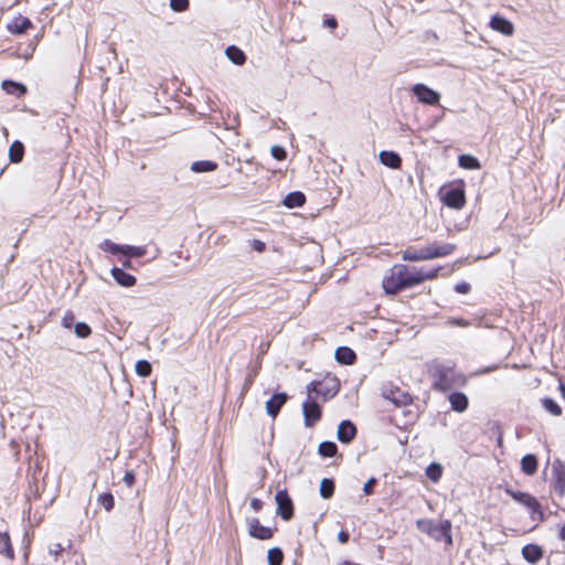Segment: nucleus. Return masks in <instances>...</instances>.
Instances as JSON below:
<instances>
[{
	"instance_id": "obj_43",
	"label": "nucleus",
	"mask_w": 565,
	"mask_h": 565,
	"mask_svg": "<svg viewBox=\"0 0 565 565\" xmlns=\"http://www.w3.org/2000/svg\"><path fill=\"white\" fill-rule=\"evenodd\" d=\"M74 320H75V316H74V313H73L71 310H68V311H66V312L64 313V316H63V318H62V326H63L64 328L70 329V328H72V326H73V323H74Z\"/></svg>"
},
{
	"instance_id": "obj_39",
	"label": "nucleus",
	"mask_w": 565,
	"mask_h": 565,
	"mask_svg": "<svg viewBox=\"0 0 565 565\" xmlns=\"http://www.w3.org/2000/svg\"><path fill=\"white\" fill-rule=\"evenodd\" d=\"M75 333L78 338L85 339L92 334L90 327L85 322H77L74 326Z\"/></svg>"
},
{
	"instance_id": "obj_53",
	"label": "nucleus",
	"mask_w": 565,
	"mask_h": 565,
	"mask_svg": "<svg viewBox=\"0 0 565 565\" xmlns=\"http://www.w3.org/2000/svg\"><path fill=\"white\" fill-rule=\"evenodd\" d=\"M337 565H352L349 561H341Z\"/></svg>"
},
{
	"instance_id": "obj_12",
	"label": "nucleus",
	"mask_w": 565,
	"mask_h": 565,
	"mask_svg": "<svg viewBox=\"0 0 565 565\" xmlns=\"http://www.w3.org/2000/svg\"><path fill=\"white\" fill-rule=\"evenodd\" d=\"M553 489L559 495L565 494V462L555 459L552 463Z\"/></svg>"
},
{
	"instance_id": "obj_14",
	"label": "nucleus",
	"mask_w": 565,
	"mask_h": 565,
	"mask_svg": "<svg viewBox=\"0 0 565 565\" xmlns=\"http://www.w3.org/2000/svg\"><path fill=\"white\" fill-rule=\"evenodd\" d=\"M489 26L493 31L501 33L504 36H512L515 31L514 24L510 20L500 14H494L491 17Z\"/></svg>"
},
{
	"instance_id": "obj_46",
	"label": "nucleus",
	"mask_w": 565,
	"mask_h": 565,
	"mask_svg": "<svg viewBox=\"0 0 565 565\" xmlns=\"http://www.w3.org/2000/svg\"><path fill=\"white\" fill-rule=\"evenodd\" d=\"M448 323L456 327L467 328L471 326V322L463 318H450Z\"/></svg>"
},
{
	"instance_id": "obj_40",
	"label": "nucleus",
	"mask_w": 565,
	"mask_h": 565,
	"mask_svg": "<svg viewBox=\"0 0 565 565\" xmlns=\"http://www.w3.org/2000/svg\"><path fill=\"white\" fill-rule=\"evenodd\" d=\"M190 6L189 0H170V7L175 12H183Z\"/></svg>"
},
{
	"instance_id": "obj_6",
	"label": "nucleus",
	"mask_w": 565,
	"mask_h": 565,
	"mask_svg": "<svg viewBox=\"0 0 565 565\" xmlns=\"http://www.w3.org/2000/svg\"><path fill=\"white\" fill-rule=\"evenodd\" d=\"M340 390V383L337 379H330L327 381H312L307 385V393L309 397H321L323 402H327L334 397Z\"/></svg>"
},
{
	"instance_id": "obj_26",
	"label": "nucleus",
	"mask_w": 565,
	"mask_h": 565,
	"mask_svg": "<svg viewBox=\"0 0 565 565\" xmlns=\"http://www.w3.org/2000/svg\"><path fill=\"white\" fill-rule=\"evenodd\" d=\"M225 54L235 65H243L246 62L245 53L236 45H230Z\"/></svg>"
},
{
	"instance_id": "obj_7",
	"label": "nucleus",
	"mask_w": 565,
	"mask_h": 565,
	"mask_svg": "<svg viewBox=\"0 0 565 565\" xmlns=\"http://www.w3.org/2000/svg\"><path fill=\"white\" fill-rule=\"evenodd\" d=\"M433 379V387L439 392H447L454 386V370L441 364H435L429 369Z\"/></svg>"
},
{
	"instance_id": "obj_2",
	"label": "nucleus",
	"mask_w": 565,
	"mask_h": 565,
	"mask_svg": "<svg viewBox=\"0 0 565 565\" xmlns=\"http://www.w3.org/2000/svg\"><path fill=\"white\" fill-rule=\"evenodd\" d=\"M457 246L451 243H433L422 249H415L413 246L401 252L404 262H424L435 258H443L451 255Z\"/></svg>"
},
{
	"instance_id": "obj_21",
	"label": "nucleus",
	"mask_w": 565,
	"mask_h": 565,
	"mask_svg": "<svg viewBox=\"0 0 565 565\" xmlns=\"http://www.w3.org/2000/svg\"><path fill=\"white\" fill-rule=\"evenodd\" d=\"M335 360L343 365H352L356 361L355 352L349 347H340L335 350Z\"/></svg>"
},
{
	"instance_id": "obj_49",
	"label": "nucleus",
	"mask_w": 565,
	"mask_h": 565,
	"mask_svg": "<svg viewBox=\"0 0 565 565\" xmlns=\"http://www.w3.org/2000/svg\"><path fill=\"white\" fill-rule=\"evenodd\" d=\"M264 507V502L258 499V498H253L250 500V508L255 511V512H259Z\"/></svg>"
},
{
	"instance_id": "obj_31",
	"label": "nucleus",
	"mask_w": 565,
	"mask_h": 565,
	"mask_svg": "<svg viewBox=\"0 0 565 565\" xmlns=\"http://www.w3.org/2000/svg\"><path fill=\"white\" fill-rule=\"evenodd\" d=\"M338 452V446L333 441H322L318 446V454L321 457L331 458Z\"/></svg>"
},
{
	"instance_id": "obj_20",
	"label": "nucleus",
	"mask_w": 565,
	"mask_h": 565,
	"mask_svg": "<svg viewBox=\"0 0 565 565\" xmlns=\"http://www.w3.org/2000/svg\"><path fill=\"white\" fill-rule=\"evenodd\" d=\"M451 409L458 413L465 412L469 406V399L466 394L461 392H454L448 397Z\"/></svg>"
},
{
	"instance_id": "obj_4",
	"label": "nucleus",
	"mask_w": 565,
	"mask_h": 565,
	"mask_svg": "<svg viewBox=\"0 0 565 565\" xmlns=\"http://www.w3.org/2000/svg\"><path fill=\"white\" fill-rule=\"evenodd\" d=\"M440 201L446 205L447 207L454 209V210H461L465 207L467 200H466V192H465V181L454 180L447 185H444L439 190Z\"/></svg>"
},
{
	"instance_id": "obj_47",
	"label": "nucleus",
	"mask_w": 565,
	"mask_h": 565,
	"mask_svg": "<svg viewBox=\"0 0 565 565\" xmlns=\"http://www.w3.org/2000/svg\"><path fill=\"white\" fill-rule=\"evenodd\" d=\"M377 483L376 479L375 478H371L369 479L365 483H364V487H363V492L366 494V495H371L373 494L374 492V487L375 484Z\"/></svg>"
},
{
	"instance_id": "obj_9",
	"label": "nucleus",
	"mask_w": 565,
	"mask_h": 565,
	"mask_svg": "<svg viewBox=\"0 0 565 565\" xmlns=\"http://www.w3.org/2000/svg\"><path fill=\"white\" fill-rule=\"evenodd\" d=\"M277 503L276 513L284 521H290L294 518V502L286 489L278 490L275 495Z\"/></svg>"
},
{
	"instance_id": "obj_22",
	"label": "nucleus",
	"mask_w": 565,
	"mask_h": 565,
	"mask_svg": "<svg viewBox=\"0 0 565 565\" xmlns=\"http://www.w3.org/2000/svg\"><path fill=\"white\" fill-rule=\"evenodd\" d=\"M539 468V460L535 455L527 454L521 459V470L526 476H533Z\"/></svg>"
},
{
	"instance_id": "obj_42",
	"label": "nucleus",
	"mask_w": 565,
	"mask_h": 565,
	"mask_svg": "<svg viewBox=\"0 0 565 565\" xmlns=\"http://www.w3.org/2000/svg\"><path fill=\"white\" fill-rule=\"evenodd\" d=\"M103 248H104V250L116 255V254H121L122 245L115 244L110 241H105Z\"/></svg>"
},
{
	"instance_id": "obj_32",
	"label": "nucleus",
	"mask_w": 565,
	"mask_h": 565,
	"mask_svg": "<svg viewBox=\"0 0 565 565\" xmlns=\"http://www.w3.org/2000/svg\"><path fill=\"white\" fill-rule=\"evenodd\" d=\"M121 254L126 257L138 258L147 254V248L145 246L122 245Z\"/></svg>"
},
{
	"instance_id": "obj_13",
	"label": "nucleus",
	"mask_w": 565,
	"mask_h": 565,
	"mask_svg": "<svg viewBox=\"0 0 565 565\" xmlns=\"http://www.w3.org/2000/svg\"><path fill=\"white\" fill-rule=\"evenodd\" d=\"M247 531L252 537L260 541H267L274 536V530L262 525L257 518H252L247 521Z\"/></svg>"
},
{
	"instance_id": "obj_54",
	"label": "nucleus",
	"mask_w": 565,
	"mask_h": 565,
	"mask_svg": "<svg viewBox=\"0 0 565 565\" xmlns=\"http://www.w3.org/2000/svg\"><path fill=\"white\" fill-rule=\"evenodd\" d=\"M130 264H131V263H130V260H128V259L124 262V266H125V267H127V268H128V267H130Z\"/></svg>"
},
{
	"instance_id": "obj_1",
	"label": "nucleus",
	"mask_w": 565,
	"mask_h": 565,
	"mask_svg": "<svg viewBox=\"0 0 565 565\" xmlns=\"http://www.w3.org/2000/svg\"><path fill=\"white\" fill-rule=\"evenodd\" d=\"M438 271L439 268L424 270L406 264H394L384 276L382 287L386 295L395 296L403 290L436 279Z\"/></svg>"
},
{
	"instance_id": "obj_35",
	"label": "nucleus",
	"mask_w": 565,
	"mask_h": 565,
	"mask_svg": "<svg viewBox=\"0 0 565 565\" xmlns=\"http://www.w3.org/2000/svg\"><path fill=\"white\" fill-rule=\"evenodd\" d=\"M443 476V467L439 463L433 462L426 468V477L433 482H438Z\"/></svg>"
},
{
	"instance_id": "obj_44",
	"label": "nucleus",
	"mask_w": 565,
	"mask_h": 565,
	"mask_svg": "<svg viewBox=\"0 0 565 565\" xmlns=\"http://www.w3.org/2000/svg\"><path fill=\"white\" fill-rule=\"evenodd\" d=\"M455 291L461 295L469 294L471 290V286L467 281H461L455 285L454 287Z\"/></svg>"
},
{
	"instance_id": "obj_38",
	"label": "nucleus",
	"mask_w": 565,
	"mask_h": 565,
	"mask_svg": "<svg viewBox=\"0 0 565 565\" xmlns=\"http://www.w3.org/2000/svg\"><path fill=\"white\" fill-rule=\"evenodd\" d=\"M135 371L139 376L148 377L152 372V366L147 360H138L135 365Z\"/></svg>"
},
{
	"instance_id": "obj_36",
	"label": "nucleus",
	"mask_w": 565,
	"mask_h": 565,
	"mask_svg": "<svg viewBox=\"0 0 565 565\" xmlns=\"http://www.w3.org/2000/svg\"><path fill=\"white\" fill-rule=\"evenodd\" d=\"M267 561L269 565H281L284 562V553L279 547H273L267 552Z\"/></svg>"
},
{
	"instance_id": "obj_18",
	"label": "nucleus",
	"mask_w": 565,
	"mask_h": 565,
	"mask_svg": "<svg viewBox=\"0 0 565 565\" xmlns=\"http://www.w3.org/2000/svg\"><path fill=\"white\" fill-rule=\"evenodd\" d=\"M33 26L31 20L26 17H15L9 24L8 30L12 34H23Z\"/></svg>"
},
{
	"instance_id": "obj_28",
	"label": "nucleus",
	"mask_w": 565,
	"mask_h": 565,
	"mask_svg": "<svg viewBox=\"0 0 565 565\" xmlns=\"http://www.w3.org/2000/svg\"><path fill=\"white\" fill-rule=\"evenodd\" d=\"M24 156V146L21 141L15 140L9 148V158L13 163H19L22 161Z\"/></svg>"
},
{
	"instance_id": "obj_10",
	"label": "nucleus",
	"mask_w": 565,
	"mask_h": 565,
	"mask_svg": "<svg viewBox=\"0 0 565 565\" xmlns=\"http://www.w3.org/2000/svg\"><path fill=\"white\" fill-rule=\"evenodd\" d=\"M302 414L305 418V426L313 427L322 417V408L317 403L315 397H309L302 404Z\"/></svg>"
},
{
	"instance_id": "obj_50",
	"label": "nucleus",
	"mask_w": 565,
	"mask_h": 565,
	"mask_svg": "<svg viewBox=\"0 0 565 565\" xmlns=\"http://www.w3.org/2000/svg\"><path fill=\"white\" fill-rule=\"evenodd\" d=\"M350 540V534L348 531L345 530H342L339 532L338 534V541L341 543V544H347Z\"/></svg>"
},
{
	"instance_id": "obj_25",
	"label": "nucleus",
	"mask_w": 565,
	"mask_h": 565,
	"mask_svg": "<svg viewBox=\"0 0 565 565\" xmlns=\"http://www.w3.org/2000/svg\"><path fill=\"white\" fill-rule=\"evenodd\" d=\"M282 203L289 209L300 207L306 203V195L300 191L290 192L285 196Z\"/></svg>"
},
{
	"instance_id": "obj_55",
	"label": "nucleus",
	"mask_w": 565,
	"mask_h": 565,
	"mask_svg": "<svg viewBox=\"0 0 565 565\" xmlns=\"http://www.w3.org/2000/svg\"><path fill=\"white\" fill-rule=\"evenodd\" d=\"M561 388H562L563 396H564V398H565V385H564V384H561Z\"/></svg>"
},
{
	"instance_id": "obj_19",
	"label": "nucleus",
	"mask_w": 565,
	"mask_h": 565,
	"mask_svg": "<svg viewBox=\"0 0 565 565\" xmlns=\"http://www.w3.org/2000/svg\"><path fill=\"white\" fill-rule=\"evenodd\" d=\"M111 276L116 280V282L122 287H132L137 282V278L122 270L121 268L114 267L111 269Z\"/></svg>"
},
{
	"instance_id": "obj_52",
	"label": "nucleus",
	"mask_w": 565,
	"mask_h": 565,
	"mask_svg": "<svg viewBox=\"0 0 565 565\" xmlns=\"http://www.w3.org/2000/svg\"><path fill=\"white\" fill-rule=\"evenodd\" d=\"M558 539L565 541V523L561 526L558 531Z\"/></svg>"
},
{
	"instance_id": "obj_24",
	"label": "nucleus",
	"mask_w": 565,
	"mask_h": 565,
	"mask_svg": "<svg viewBox=\"0 0 565 565\" xmlns=\"http://www.w3.org/2000/svg\"><path fill=\"white\" fill-rule=\"evenodd\" d=\"M1 87L7 94L14 95L17 97H22L26 94V87L23 84L13 81H3Z\"/></svg>"
},
{
	"instance_id": "obj_23",
	"label": "nucleus",
	"mask_w": 565,
	"mask_h": 565,
	"mask_svg": "<svg viewBox=\"0 0 565 565\" xmlns=\"http://www.w3.org/2000/svg\"><path fill=\"white\" fill-rule=\"evenodd\" d=\"M381 162L392 169H399L402 166V159L398 153L393 151H382L380 153Z\"/></svg>"
},
{
	"instance_id": "obj_30",
	"label": "nucleus",
	"mask_w": 565,
	"mask_h": 565,
	"mask_svg": "<svg viewBox=\"0 0 565 565\" xmlns=\"http://www.w3.org/2000/svg\"><path fill=\"white\" fill-rule=\"evenodd\" d=\"M458 162L461 168L468 170H478L481 167L479 160L471 154H461Z\"/></svg>"
},
{
	"instance_id": "obj_37",
	"label": "nucleus",
	"mask_w": 565,
	"mask_h": 565,
	"mask_svg": "<svg viewBox=\"0 0 565 565\" xmlns=\"http://www.w3.org/2000/svg\"><path fill=\"white\" fill-rule=\"evenodd\" d=\"M97 502L102 505L107 512L111 511L115 507V499L110 492H104L98 495Z\"/></svg>"
},
{
	"instance_id": "obj_34",
	"label": "nucleus",
	"mask_w": 565,
	"mask_h": 565,
	"mask_svg": "<svg viewBox=\"0 0 565 565\" xmlns=\"http://www.w3.org/2000/svg\"><path fill=\"white\" fill-rule=\"evenodd\" d=\"M334 494V482L332 479L324 478L320 482V495L323 499H330Z\"/></svg>"
},
{
	"instance_id": "obj_41",
	"label": "nucleus",
	"mask_w": 565,
	"mask_h": 565,
	"mask_svg": "<svg viewBox=\"0 0 565 565\" xmlns=\"http://www.w3.org/2000/svg\"><path fill=\"white\" fill-rule=\"evenodd\" d=\"M270 153L278 161H282L287 158V151L285 150L284 147L280 146H273L270 149Z\"/></svg>"
},
{
	"instance_id": "obj_45",
	"label": "nucleus",
	"mask_w": 565,
	"mask_h": 565,
	"mask_svg": "<svg viewBox=\"0 0 565 565\" xmlns=\"http://www.w3.org/2000/svg\"><path fill=\"white\" fill-rule=\"evenodd\" d=\"M122 481L128 488H131L136 482L135 472L132 470H127L124 475Z\"/></svg>"
},
{
	"instance_id": "obj_48",
	"label": "nucleus",
	"mask_w": 565,
	"mask_h": 565,
	"mask_svg": "<svg viewBox=\"0 0 565 565\" xmlns=\"http://www.w3.org/2000/svg\"><path fill=\"white\" fill-rule=\"evenodd\" d=\"M250 246L254 250H256L258 253H263L266 249V244L260 239H253L250 242Z\"/></svg>"
},
{
	"instance_id": "obj_8",
	"label": "nucleus",
	"mask_w": 565,
	"mask_h": 565,
	"mask_svg": "<svg viewBox=\"0 0 565 565\" xmlns=\"http://www.w3.org/2000/svg\"><path fill=\"white\" fill-rule=\"evenodd\" d=\"M381 394L383 398L390 401L396 407L408 406L413 404L414 401L413 396L408 392L403 391L401 387L392 383L383 385Z\"/></svg>"
},
{
	"instance_id": "obj_17",
	"label": "nucleus",
	"mask_w": 565,
	"mask_h": 565,
	"mask_svg": "<svg viewBox=\"0 0 565 565\" xmlns=\"http://www.w3.org/2000/svg\"><path fill=\"white\" fill-rule=\"evenodd\" d=\"M521 553L523 558L530 564L539 563L544 555L543 548L540 545L533 543L524 545Z\"/></svg>"
},
{
	"instance_id": "obj_5",
	"label": "nucleus",
	"mask_w": 565,
	"mask_h": 565,
	"mask_svg": "<svg viewBox=\"0 0 565 565\" xmlns=\"http://www.w3.org/2000/svg\"><path fill=\"white\" fill-rule=\"evenodd\" d=\"M504 491L514 501L524 505L529 510L532 521L543 522L545 520L541 503L534 495L529 492L516 491L511 488H505Z\"/></svg>"
},
{
	"instance_id": "obj_33",
	"label": "nucleus",
	"mask_w": 565,
	"mask_h": 565,
	"mask_svg": "<svg viewBox=\"0 0 565 565\" xmlns=\"http://www.w3.org/2000/svg\"><path fill=\"white\" fill-rule=\"evenodd\" d=\"M542 406L553 416H561L563 411L562 407L551 397H544L541 401Z\"/></svg>"
},
{
	"instance_id": "obj_27",
	"label": "nucleus",
	"mask_w": 565,
	"mask_h": 565,
	"mask_svg": "<svg viewBox=\"0 0 565 565\" xmlns=\"http://www.w3.org/2000/svg\"><path fill=\"white\" fill-rule=\"evenodd\" d=\"M217 163L212 160H199L191 164V170L195 173L212 172L217 169Z\"/></svg>"
},
{
	"instance_id": "obj_3",
	"label": "nucleus",
	"mask_w": 565,
	"mask_h": 565,
	"mask_svg": "<svg viewBox=\"0 0 565 565\" xmlns=\"http://www.w3.org/2000/svg\"><path fill=\"white\" fill-rule=\"evenodd\" d=\"M416 527L436 542L444 541L447 546L454 543L450 520H443L437 524L430 519H419L416 521Z\"/></svg>"
},
{
	"instance_id": "obj_11",
	"label": "nucleus",
	"mask_w": 565,
	"mask_h": 565,
	"mask_svg": "<svg viewBox=\"0 0 565 565\" xmlns=\"http://www.w3.org/2000/svg\"><path fill=\"white\" fill-rule=\"evenodd\" d=\"M412 93L416 96L417 100L424 105L435 106L439 104V93L425 84H415L412 87Z\"/></svg>"
},
{
	"instance_id": "obj_51",
	"label": "nucleus",
	"mask_w": 565,
	"mask_h": 565,
	"mask_svg": "<svg viewBox=\"0 0 565 565\" xmlns=\"http://www.w3.org/2000/svg\"><path fill=\"white\" fill-rule=\"evenodd\" d=\"M323 23L326 26H328L330 29H335L338 26V21L334 17L324 19Z\"/></svg>"
},
{
	"instance_id": "obj_15",
	"label": "nucleus",
	"mask_w": 565,
	"mask_h": 565,
	"mask_svg": "<svg viewBox=\"0 0 565 565\" xmlns=\"http://www.w3.org/2000/svg\"><path fill=\"white\" fill-rule=\"evenodd\" d=\"M356 436V427L350 420H342L338 426L337 437L343 444H350Z\"/></svg>"
},
{
	"instance_id": "obj_16",
	"label": "nucleus",
	"mask_w": 565,
	"mask_h": 565,
	"mask_svg": "<svg viewBox=\"0 0 565 565\" xmlns=\"http://www.w3.org/2000/svg\"><path fill=\"white\" fill-rule=\"evenodd\" d=\"M287 399H288V396L285 393L274 394L266 402V412H267V414L269 416H271L273 418H275L279 414L281 407L285 405Z\"/></svg>"
},
{
	"instance_id": "obj_29",
	"label": "nucleus",
	"mask_w": 565,
	"mask_h": 565,
	"mask_svg": "<svg viewBox=\"0 0 565 565\" xmlns=\"http://www.w3.org/2000/svg\"><path fill=\"white\" fill-rule=\"evenodd\" d=\"M0 553L11 559L14 557V551L7 532H0Z\"/></svg>"
}]
</instances>
